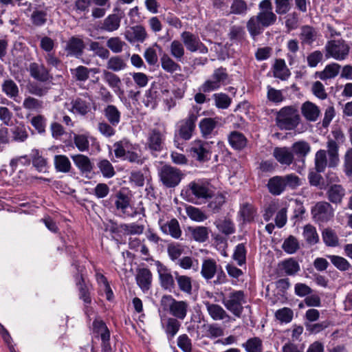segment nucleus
<instances>
[{"mask_svg": "<svg viewBox=\"0 0 352 352\" xmlns=\"http://www.w3.org/2000/svg\"><path fill=\"white\" fill-rule=\"evenodd\" d=\"M32 24L36 27L43 26L47 21V8L41 5H36L30 15Z\"/></svg>", "mask_w": 352, "mask_h": 352, "instance_id": "26", "label": "nucleus"}, {"mask_svg": "<svg viewBox=\"0 0 352 352\" xmlns=\"http://www.w3.org/2000/svg\"><path fill=\"white\" fill-rule=\"evenodd\" d=\"M300 111L305 120L311 122H316L320 115L319 107L310 101H306L302 104Z\"/></svg>", "mask_w": 352, "mask_h": 352, "instance_id": "27", "label": "nucleus"}, {"mask_svg": "<svg viewBox=\"0 0 352 352\" xmlns=\"http://www.w3.org/2000/svg\"><path fill=\"white\" fill-rule=\"evenodd\" d=\"M302 236L309 245H315L319 241L316 228L311 224H307L303 227Z\"/></svg>", "mask_w": 352, "mask_h": 352, "instance_id": "51", "label": "nucleus"}, {"mask_svg": "<svg viewBox=\"0 0 352 352\" xmlns=\"http://www.w3.org/2000/svg\"><path fill=\"white\" fill-rule=\"evenodd\" d=\"M118 229L124 235H140L143 233L144 226L138 223H121Z\"/></svg>", "mask_w": 352, "mask_h": 352, "instance_id": "44", "label": "nucleus"}, {"mask_svg": "<svg viewBox=\"0 0 352 352\" xmlns=\"http://www.w3.org/2000/svg\"><path fill=\"white\" fill-rule=\"evenodd\" d=\"M205 305L208 314L214 320L230 319L228 314L219 305L206 302Z\"/></svg>", "mask_w": 352, "mask_h": 352, "instance_id": "39", "label": "nucleus"}, {"mask_svg": "<svg viewBox=\"0 0 352 352\" xmlns=\"http://www.w3.org/2000/svg\"><path fill=\"white\" fill-rule=\"evenodd\" d=\"M147 37L145 28L142 25H135L126 30L124 38L129 43H143Z\"/></svg>", "mask_w": 352, "mask_h": 352, "instance_id": "28", "label": "nucleus"}, {"mask_svg": "<svg viewBox=\"0 0 352 352\" xmlns=\"http://www.w3.org/2000/svg\"><path fill=\"white\" fill-rule=\"evenodd\" d=\"M311 214L313 220L321 226L333 219L334 209L330 203L320 201L311 207Z\"/></svg>", "mask_w": 352, "mask_h": 352, "instance_id": "11", "label": "nucleus"}, {"mask_svg": "<svg viewBox=\"0 0 352 352\" xmlns=\"http://www.w3.org/2000/svg\"><path fill=\"white\" fill-rule=\"evenodd\" d=\"M85 45L83 41L78 37H71L67 43L65 50L70 56L79 57L82 54Z\"/></svg>", "mask_w": 352, "mask_h": 352, "instance_id": "33", "label": "nucleus"}, {"mask_svg": "<svg viewBox=\"0 0 352 352\" xmlns=\"http://www.w3.org/2000/svg\"><path fill=\"white\" fill-rule=\"evenodd\" d=\"M174 274L179 290L186 294H191L192 290V278L188 276L179 275L177 272H175Z\"/></svg>", "mask_w": 352, "mask_h": 352, "instance_id": "49", "label": "nucleus"}, {"mask_svg": "<svg viewBox=\"0 0 352 352\" xmlns=\"http://www.w3.org/2000/svg\"><path fill=\"white\" fill-rule=\"evenodd\" d=\"M322 239L327 247L335 248L340 245L339 237L336 232L331 228H327L322 230Z\"/></svg>", "mask_w": 352, "mask_h": 352, "instance_id": "42", "label": "nucleus"}, {"mask_svg": "<svg viewBox=\"0 0 352 352\" xmlns=\"http://www.w3.org/2000/svg\"><path fill=\"white\" fill-rule=\"evenodd\" d=\"M97 166L102 176L105 178L109 179L116 175V171L112 164L107 159L99 160L97 163Z\"/></svg>", "mask_w": 352, "mask_h": 352, "instance_id": "60", "label": "nucleus"}, {"mask_svg": "<svg viewBox=\"0 0 352 352\" xmlns=\"http://www.w3.org/2000/svg\"><path fill=\"white\" fill-rule=\"evenodd\" d=\"M91 98L88 94L73 99L71 102V111L74 113L85 116L91 110Z\"/></svg>", "mask_w": 352, "mask_h": 352, "instance_id": "21", "label": "nucleus"}, {"mask_svg": "<svg viewBox=\"0 0 352 352\" xmlns=\"http://www.w3.org/2000/svg\"><path fill=\"white\" fill-rule=\"evenodd\" d=\"M340 68L341 66L338 63H331L327 65L322 71L317 72L316 76L323 81L332 79L338 75Z\"/></svg>", "mask_w": 352, "mask_h": 352, "instance_id": "38", "label": "nucleus"}, {"mask_svg": "<svg viewBox=\"0 0 352 352\" xmlns=\"http://www.w3.org/2000/svg\"><path fill=\"white\" fill-rule=\"evenodd\" d=\"M181 38L183 45H185L189 52H195L198 51L201 54H207L208 52V47L200 41L197 35L185 31L181 34Z\"/></svg>", "mask_w": 352, "mask_h": 352, "instance_id": "16", "label": "nucleus"}, {"mask_svg": "<svg viewBox=\"0 0 352 352\" xmlns=\"http://www.w3.org/2000/svg\"><path fill=\"white\" fill-rule=\"evenodd\" d=\"M158 96L159 94L156 90L152 89L147 90L143 99L144 105L148 108L155 109L159 101Z\"/></svg>", "mask_w": 352, "mask_h": 352, "instance_id": "64", "label": "nucleus"}, {"mask_svg": "<svg viewBox=\"0 0 352 352\" xmlns=\"http://www.w3.org/2000/svg\"><path fill=\"white\" fill-rule=\"evenodd\" d=\"M275 121L281 130H294L300 123L301 118L298 110L294 106L282 107L276 114Z\"/></svg>", "mask_w": 352, "mask_h": 352, "instance_id": "6", "label": "nucleus"}, {"mask_svg": "<svg viewBox=\"0 0 352 352\" xmlns=\"http://www.w3.org/2000/svg\"><path fill=\"white\" fill-rule=\"evenodd\" d=\"M91 333L94 338L101 341L102 352H115L110 342L111 332L104 321L99 318H95L91 327Z\"/></svg>", "mask_w": 352, "mask_h": 352, "instance_id": "8", "label": "nucleus"}, {"mask_svg": "<svg viewBox=\"0 0 352 352\" xmlns=\"http://www.w3.org/2000/svg\"><path fill=\"white\" fill-rule=\"evenodd\" d=\"M301 185L300 179L294 173L285 175H276L269 179L267 188L270 194L278 196L287 188L295 190Z\"/></svg>", "mask_w": 352, "mask_h": 352, "instance_id": "5", "label": "nucleus"}, {"mask_svg": "<svg viewBox=\"0 0 352 352\" xmlns=\"http://www.w3.org/2000/svg\"><path fill=\"white\" fill-rule=\"evenodd\" d=\"M160 280L161 286L171 292L175 288V280L169 269L160 261L155 263Z\"/></svg>", "mask_w": 352, "mask_h": 352, "instance_id": "23", "label": "nucleus"}, {"mask_svg": "<svg viewBox=\"0 0 352 352\" xmlns=\"http://www.w3.org/2000/svg\"><path fill=\"white\" fill-rule=\"evenodd\" d=\"M31 164V157L28 155L16 156L10 160L9 166L11 168L10 175L13 174L19 166H28Z\"/></svg>", "mask_w": 352, "mask_h": 352, "instance_id": "56", "label": "nucleus"}, {"mask_svg": "<svg viewBox=\"0 0 352 352\" xmlns=\"http://www.w3.org/2000/svg\"><path fill=\"white\" fill-rule=\"evenodd\" d=\"M158 224L161 231L167 235H170L174 239H178L181 237L182 232L180 228L179 221L175 218L165 221L160 218Z\"/></svg>", "mask_w": 352, "mask_h": 352, "instance_id": "19", "label": "nucleus"}, {"mask_svg": "<svg viewBox=\"0 0 352 352\" xmlns=\"http://www.w3.org/2000/svg\"><path fill=\"white\" fill-rule=\"evenodd\" d=\"M189 152L191 156L199 162H206L210 159L211 149L209 142L195 140L190 144Z\"/></svg>", "mask_w": 352, "mask_h": 352, "instance_id": "15", "label": "nucleus"}, {"mask_svg": "<svg viewBox=\"0 0 352 352\" xmlns=\"http://www.w3.org/2000/svg\"><path fill=\"white\" fill-rule=\"evenodd\" d=\"M160 62L162 68L168 73L173 74L182 70L181 66L166 54H164L161 56Z\"/></svg>", "mask_w": 352, "mask_h": 352, "instance_id": "46", "label": "nucleus"}, {"mask_svg": "<svg viewBox=\"0 0 352 352\" xmlns=\"http://www.w3.org/2000/svg\"><path fill=\"white\" fill-rule=\"evenodd\" d=\"M72 265L76 267V270L78 272V273L75 275L74 278L76 285L78 287L79 292V298L84 302L85 304L89 305L91 302V298L90 296V292L89 291L88 287L85 283V280L84 278L82 277V275L79 273V266L77 265L76 263H74Z\"/></svg>", "mask_w": 352, "mask_h": 352, "instance_id": "24", "label": "nucleus"}, {"mask_svg": "<svg viewBox=\"0 0 352 352\" xmlns=\"http://www.w3.org/2000/svg\"><path fill=\"white\" fill-rule=\"evenodd\" d=\"M273 76L281 80H286L291 75L289 69L287 68L285 61L283 59H276L272 66Z\"/></svg>", "mask_w": 352, "mask_h": 352, "instance_id": "35", "label": "nucleus"}, {"mask_svg": "<svg viewBox=\"0 0 352 352\" xmlns=\"http://www.w3.org/2000/svg\"><path fill=\"white\" fill-rule=\"evenodd\" d=\"M263 28L256 16L251 17L247 23V29L253 37L261 34Z\"/></svg>", "mask_w": 352, "mask_h": 352, "instance_id": "62", "label": "nucleus"}, {"mask_svg": "<svg viewBox=\"0 0 352 352\" xmlns=\"http://www.w3.org/2000/svg\"><path fill=\"white\" fill-rule=\"evenodd\" d=\"M247 250L245 244L243 243H239L234 248L232 258L236 262V264L242 267L246 265Z\"/></svg>", "mask_w": 352, "mask_h": 352, "instance_id": "50", "label": "nucleus"}, {"mask_svg": "<svg viewBox=\"0 0 352 352\" xmlns=\"http://www.w3.org/2000/svg\"><path fill=\"white\" fill-rule=\"evenodd\" d=\"M102 78L104 81L107 83V85L112 88L114 91L120 89L122 84L121 80L120 77L114 73L107 70H104L102 72Z\"/></svg>", "mask_w": 352, "mask_h": 352, "instance_id": "53", "label": "nucleus"}, {"mask_svg": "<svg viewBox=\"0 0 352 352\" xmlns=\"http://www.w3.org/2000/svg\"><path fill=\"white\" fill-rule=\"evenodd\" d=\"M290 149L293 153L294 157H296L295 158V166L296 168L294 169L298 173H301L305 168V157L310 152V146L305 141H298L294 142Z\"/></svg>", "mask_w": 352, "mask_h": 352, "instance_id": "14", "label": "nucleus"}, {"mask_svg": "<svg viewBox=\"0 0 352 352\" xmlns=\"http://www.w3.org/2000/svg\"><path fill=\"white\" fill-rule=\"evenodd\" d=\"M72 159L82 174H89L93 170V164L90 159L84 155L78 154L72 156Z\"/></svg>", "mask_w": 352, "mask_h": 352, "instance_id": "34", "label": "nucleus"}, {"mask_svg": "<svg viewBox=\"0 0 352 352\" xmlns=\"http://www.w3.org/2000/svg\"><path fill=\"white\" fill-rule=\"evenodd\" d=\"M126 63L124 58L120 56H113L109 57L107 63V68L113 72H120L126 68Z\"/></svg>", "mask_w": 352, "mask_h": 352, "instance_id": "55", "label": "nucleus"}, {"mask_svg": "<svg viewBox=\"0 0 352 352\" xmlns=\"http://www.w3.org/2000/svg\"><path fill=\"white\" fill-rule=\"evenodd\" d=\"M321 36L316 28L310 25H303L300 28L298 37L302 46L312 47L318 43Z\"/></svg>", "mask_w": 352, "mask_h": 352, "instance_id": "17", "label": "nucleus"}, {"mask_svg": "<svg viewBox=\"0 0 352 352\" xmlns=\"http://www.w3.org/2000/svg\"><path fill=\"white\" fill-rule=\"evenodd\" d=\"M267 99L269 102L275 104H279L285 100V96L282 90L276 89L270 85L267 87Z\"/></svg>", "mask_w": 352, "mask_h": 352, "instance_id": "57", "label": "nucleus"}, {"mask_svg": "<svg viewBox=\"0 0 352 352\" xmlns=\"http://www.w3.org/2000/svg\"><path fill=\"white\" fill-rule=\"evenodd\" d=\"M164 141L162 133L158 129H152L148 135L146 148L154 157H157L163 149Z\"/></svg>", "mask_w": 352, "mask_h": 352, "instance_id": "18", "label": "nucleus"}, {"mask_svg": "<svg viewBox=\"0 0 352 352\" xmlns=\"http://www.w3.org/2000/svg\"><path fill=\"white\" fill-rule=\"evenodd\" d=\"M325 56L327 58H333L337 60H345L350 52V46L342 40H330L324 46Z\"/></svg>", "mask_w": 352, "mask_h": 352, "instance_id": "12", "label": "nucleus"}, {"mask_svg": "<svg viewBox=\"0 0 352 352\" xmlns=\"http://www.w3.org/2000/svg\"><path fill=\"white\" fill-rule=\"evenodd\" d=\"M214 224L220 232L226 236L232 234L236 231L234 223L228 217L217 219Z\"/></svg>", "mask_w": 352, "mask_h": 352, "instance_id": "36", "label": "nucleus"}, {"mask_svg": "<svg viewBox=\"0 0 352 352\" xmlns=\"http://www.w3.org/2000/svg\"><path fill=\"white\" fill-rule=\"evenodd\" d=\"M162 309L168 311L177 320H183L188 312V303L184 300H177L170 295L162 296L161 301Z\"/></svg>", "mask_w": 352, "mask_h": 352, "instance_id": "9", "label": "nucleus"}, {"mask_svg": "<svg viewBox=\"0 0 352 352\" xmlns=\"http://www.w3.org/2000/svg\"><path fill=\"white\" fill-rule=\"evenodd\" d=\"M118 14H109L101 25V30L107 32H113L117 30L120 25V21L123 16V12L117 9Z\"/></svg>", "mask_w": 352, "mask_h": 352, "instance_id": "31", "label": "nucleus"}, {"mask_svg": "<svg viewBox=\"0 0 352 352\" xmlns=\"http://www.w3.org/2000/svg\"><path fill=\"white\" fill-rule=\"evenodd\" d=\"M169 52L173 58L178 62H183L185 50L183 43L179 40L173 41L169 46Z\"/></svg>", "mask_w": 352, "mask_h": 352, "instance_id": "48", "label": "nucleus"}, {"mask_svg": "<svg viewBox=\"0 0 352 352\" xmlns=\"http://www.w3.org/2000/svg\"><path fill=\"white\" fill-rule=\"evenodd\" d=\"M344 195L345 189L340 184L330 186L327 191L328 200L334 204H340Z\"/></svg>", "mask_w": 352, "mask_h": 352, "instance_id": "37", "label": "nucleus"}, {"mask_svg": "<svg viewBox=\"0 0 352 352\" xmlns=\"http://www.w3.org/2000/svg\"><path fill=\"white\" fill-rule=\"evenodd\" d=\"M103 115L112 126H118L121 120V112L113 104H108L103 110Z\"/></svg>", "mask_w": 352, "mask_h": 352, "instance_id": "41", "label": "nucleus"}, {"mask_svg": "<svg viewBox=\"0 0 352 352\" xmlns=\"http://www.w3.org/2000/svg\"><path fill=\"white\" fill-rule=\"evenodd\" d=\"M176 263L184 270L192 269L194 271H197L199 269V263L197 259L191 256H184L179 258Z\"/></svg>", "mask_w": 352, "mask_h": 352, "instance_id": "63", "label": "nucleus"}, {"mask_svg": "<svg viewBox=\"0 0 352 352\" xmlns=\"http://www.w3.org/2000/svg\"><path fill=\"white\" fill-rule=\"evenodd\" d=\"M2 91L10 99L17 103L21 102L19 89L18 85L12 79H6L1 85Z\"/></svg>", "mask_w": 352, "mask_h": 352, "instance_id": "32", "label": "nucleus"}, {"mask_svg": "<svg viewBox=\"0 0 352 352\" xmlns=\"http://www.w3.org/2000/svg\"><path fill=\"white\" fill-rule=\"evenodd\" d=\"M219 118H204L199 123V128L201 136L205 139L211 138L217 134L215 129L219 124Z\"/></svg>", "mask_w": 352, "mask_h": 352, "instance_id": "22", "label": "nucleus"}, {"mask_svg": "<svg viewBox=\"0 0 352 352\" xmlns=\"http://www.w3.org/2000/svg\"><path fill=\"white\" fill-rule=\"evenodd\" d=\"M131 201L129 195L119 191L112 195L108 201H105L104 206L113 209L114 213L121 218H133L139 214V212Z\"/></svg>", "mask_w": 352, "mask_h": 352, "instance_id": "2", "label": "nucleus"}, {"mask_svg": "<svg viewBox=\"0 0 352 352\" xmlns=\"http://www.w3.org/2000/svg\"><path fill=\"white\" fill-rule=\"evenodd\" d=\"M158 175L162 184L166 188H175L181 182L182 171L170 165H164L158 170Z\"/></svg>", "mask_w": 352, "mask_h": 352, "instance_id": "13", "label": "nucleus"}, {"mask_svg": "<svg viewBox=\"0 0 352 352\" xmlns=\"http://www.w3.org/2000/svg\"><path fill=\"white\" fill-rule=\"evenodd\" d=\"M338 145L333 140L327 142V151L323 149L315 154V169L318 173H323L327 166L334 168L339 163Z\"/></svg>", "mask_w": 352, "mask_h": 352, "instance_id": "4", "label": "nucleus"}, {"mask_svg": "<svg viewBox=\"0 0 352 352\" xmlns=\"http://www.w3.org/2000/svg\"><path fill=\"white\" fill-rule=\"evenodd\" d=\"M274 316L280 324H288L293 320L294 311L291 308L283 307L276 310Z\"/></svg>", "mask_w": 352, "mask_h": 352, "instance_id": "58", "label": "nucleus"}, {"mask_svg": "<svg viewBox=\"0 0 352 352\" xmlns=\"http://www.w3.org/2000/svg\"><path fill=\"white\" fill-rule=\"evenodd\" d=\"M281 265L282 270L287 276H294L300 270L298 262L293 258L284 260Z\"/></svg>", "mask_w": 352, "mask_h": 352, "instance_id": "52", "label": "nucleus"}, {"mask_svg": "<svg viewBox=\"0 0 352 352\" xmlns=\"http://www.w3.org/2000/svg\"><path fill=\"white\" fill-rule=\"evenodd\" d=\"M273 156L281 165L289 166L292 164H295V158L290 148L276 147L273 151Z\"/></svg>", "mask_w": 352, "mask_h": 352, "instance_id": "25", "label": "nucleus"}, {"mask_svg": "<svg viewBox=\"0 0 352 352\" xmlns=\"http://www.w3.org/2000/svg\"><path fill=\"white\" fill-rule=\"evenodd\" d=\"M54 164L56 172L67 173L72 168L69 158L65 155H56L54 157Z\"/></svg>", "mask_w": 352, "mask_h": 352, "instance_id": "45", "label": "nucleus"}, {"mask_svg": "<svg viewBox=\"0 0 352 352\" xmlns=\"http://www.w3.org/2000/svg\"><path fill=\"white\" fill-rule=\"evenodd\" d=\"M70 72L76 81L85 82L89 78L90 69L85 66L80 65L76 68L71 69Z\"/></svg>", "mask_w": 352, "mask_h": 352, "instance_id": "59", "label": "nucleus"}, {"mask_svg": "<svg viewBox=\"0 0 352 352\" xmlns=\"http://www.w3.org/2000/svg\"><path fill=\"white\" fill-rule=\"evenodd\" d=\"M32 155L31 157V162L34 167L38 171L45 173L47 169V159L39 155L38 150L32 151Z\"/></svg>", "mask_w": 352, "mask_h": 352, "instance_id": "54", "label": "nucleus"}, {"mask_svg": "<svg viewBox=\"0 0 352 352\" xmlns=\"http://www.w3.org/2000/svg\"><path fill=\"white\" fill-rule=\"evenodd\" d=\"M217 271V265L214 260L208 258L203 261L201 274L207 280L212 279Z\"/></svg>", "mask_w": 352, "mask_h": 352, "instance_id": "43", "label": "nucleus"}, {"mask_svg": "<svg viewBox=\"0 0 352 352\" xmlns=\"http://www.w3.org/2000/svg\"><path fill=\"white\" fill-rule=\"evenodd\" d=\"M231 82L227 69L219 67L214 69L210 77L206 80L199 87V91L210 93L219 89L221 87L229 85Z\"/></svg>", "mask_w": 352, "mask_h": 352, "instance_id": "7", "label": "nucleus"}, {"mask_svg": "<svg viewBox=\"0 0 352 352\" xmlns=\"http://www.w3.org/2000/svg\"><path fill=\"white\" fill-rule=\"evenodd\" d=\"M228 141L231 146L236 150H242L247 144L245 135L238 131H232L228 136Z\"/></svg>", "mask_w": 352, "mask_h": 352, "instance_id": "47", "label": "nucleus"}, {"mask_svg": "<svg viewBox=\"0 0 352 352\" xmlns=\"http://www.w3.org/2000/svg\"><path fill=\"white\" fill-rule=\"evenodd\" d=\"M28 71L30 76L38 82H47L53 79L50 70L43 64L32 63L30 64Z\"/></svg>", "mask_w": 352, "mask_h": 352, "instance_id": "20", "label": "nucleus"}, {"mask_svg": "<svg viewBox=\"0 0 352 352\" xmlns=\"http://www.w3.org/2000/svg\"><path fill=\"white\" fill-rule=\"evenodd\" d=\"M212 98L216 107L221 109H228L232 102V99L225 93L214 94Z\"/></svg>", "mask_w": 352, "mask_h": 352, "instance_id": "61", "label": "nucleus"}, {"mask_svg": "<svg viewBox=\"0 0 352 352\" xmlns=\"http://www.w3.org/2000/svg\"><path fill=\"white\" fill-rule=\"evenodd\" d=\"M161 324L168 340H172L176 336L181 327L180 322L171 317L162 319Z\"/></svg>", "mask_w": 352, "mask_h": 352, "instance_id": "29", "label": "nucleus"}, {"mask_svg": "<svg viewBox=\"0 0 352 352\" xmlns=\"http://www.w3.org/2000/svg\"><path fill=\"white\" fill-rule=\"evenodd\" d=\"M245 352H263V340L258 336L250 337L241 344Z\"/></svg>", "mask_w": 352, "mask_h": 352, "instance_id": "40", "label": "nucleus"}, {"mask_svg": "<svg viewBox=\"0 0 352 352\" xmlns=\"http://www.w3.org/2000/svg\"><path fill=\"white\" fill-rule=\"evenodd\" d=\"M222 304L235 317L241 318L243 311V304L246 302L244 292L233 290L228 296H223Z\"/></svg>", "mask_w": 352, "mask_h": 352, "instance_id": "10", "label": "nucleus"}, {"mask_svg": "<svg viewBox=\"0 0 352 352\" xmlns=\"http://www.w3.org/2000/svg\"><path fill=\"white\" fill-rule=\"evenodd\" d=\"M152 278V274L148 269L143 267L138 270L135 280L143 292L148 291L151 288Z\"/></svg>", "mask_w": 352, "mask_h": 352, "instance_id": "30", "label": "nucleus"}, {"mask_svg": "<svg viewBox=\"0 0 352 352\" xmlns=\"http://www.w3.org/2000/svg\"><path fill=\"white\" fill-rule=\"evenodd\" d=\"M207 179H196L190 182L181 192L182 198L190 203L198 204L212 198V190Z\"/></svg>", "mask_w": 352, "mask_h": 352, "instance_id": "1", "label": "nucleus"}, {"mask_svg": "<svg viewBox=\"0 0 352 352\" xmlns=\"http://www.w3.org/2000/svg\"><path fill=\"white\" fill-rule=\"evenodd\" d=\"M200 110L201 107L197 105L192 106L188 111V116L176 123L174 133L175 142L179 140L188 141L192 138Z\"/></svg>", "mask_w": 352, "mask_h": 352, "instance_id": "3", "label": "nucleus"}]
</instances>
